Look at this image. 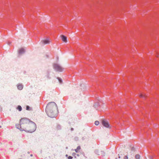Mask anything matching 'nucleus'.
Returning a JSON list of instances; mask_svg holds the SVG:
<instances>
[{"label": "nucleus", "mask_w": 159, "mask_h": 159, "mask_svg": "<svg viewBox=\"0 0 159 159\" xmlns=\"http://www.w3.org/2000/svg\"><path fill=\"white\" fill-rule=\"evenodd\" d=\"M135 158L136 159H139L140 158V156L139 154L136 155L135 156Z\"/></svg>", "instance_id": "f8f14e48"}, {"label": "nucleus", "mask_w": 159, "mask_h": 159, "mask_svg": "<svg viewBox=\"0 0 159 159\" xmlns=\"http://www.w3.org/2000/svg\"><path fill=\"white\" fill-rule=\"evenodd\" d=\"M124 159H128V157L127 156H125L124 157Z\"/></svg>", "instance_id": "a211bd4d"}, {"label": "nucleus", "mask_w": 159, "mask_h": 159, "mask_svg": "<svg viewBox=\"0 0 159 159\" xmlns=\"http://www.w3.org/2000/svg\"><path fill=\"white\" fill-rule=\"evenodd\" d=\"M57 106L54 102H51L47 104L46 111L48 116L51 117H54L57 115Z\"/></svg>", "instance_id": "f03ea898"}, {"label": "nucleus", "mask_w": 159, "mask_h": 159, "mask_svg": "<svg viewBox=\"0 0 159 159\" xmlns=\"http://www.w3.org/2000/svg\"><path fill=\"white\" fill-rule=\"evenodd\" d=\"M139 97L141 98H145L147 96L146 94L144 93H141L139 94Z\"/></svg>", "instance_id": "0eeeda50"}, {"label": "nucleus", "mask_w": 159, "mask_h": 159, "mask_svg": "<svg viewBox=\"0 0 159 159\" xmlns=\"http://www.w3.org/2000/svg\"><path fill=\"white\" fill-rule=\"evenodd\" d=\"M156 56L157 57H158V55H157Z\"/></svg>", "instance_id": "412c9836"}, {"label": "nucleus", "mask_w": 159, "mask_h": 159, "mask_svg": "<svg viewBox=\"0 0 159 159\" xmlns=\"http://www.w3.org/2000/svg\"><path fill=\"white\" fill-rule=\"evenodd\" d=\"M76 155V153H72V155H73V156H75V157H76L75 156Z\"/></svg>", "instance_id": "f3484780"}, {"label": "nucleus", "mask_w": 159, "mask_h": 159, "mask_svg": "<svg viewBox=\"0 0 159 159\" xmlns=\"http://www.w3.org/2000/svg\"><path fill=\"white\" fill-rule=\"evenodd\" d=\"M81 149V147L80 146L77 147L76 149H75V151L76 152H78Z\"/></svg>", "instance_id": "1a4fd4ad"}, {"label": "nucleus", "mask_w": 159, "mask_h": 159, "mask_svg": "<svg viewBox=\"0 0 159 159\" xmlns=\"http://www.w3.org/2000/svg\"><path fill=\"white\" fill-rule=\"evenodd\" d=\"M102 125L107 128H108L109 127V125L108 121L106 120H103L102 122Z\"/></svg>", "instance_id": "20e7f679"}, {"label": "nucleus", "mask_w": 159, "mask_h": 159, "mask_svg": "<svg viewBox=\"0 0 159 159\" xmlns=\"http://www.w3.org/2000/svg\"><path fill=\"white\" fill-rule=\"evenodd\" d=\"M53 68L56 71L59 72L62 71L63 70V68L57 64H54Z\"/></svg>", "instance_id": "7ed1b4c3"}, {"label": "nucleus", "mask_w": 159, "mask_h": 159, "mask_svg": "<svg viewBox=\"0 0 159 159\" xmlns=\"http://www.w3.org/2000/svg\"><path fill=\"white\" fill-rule=\"evenodd\" d=\"M61 36L63 41L65 43L67 42V37L66 36L63 35H61Z\"/></svg>", "instance_id": "423d86ee"}, {"label": "nucleus", "mask_w": 159, "mask_h": 159, "mask_svg": "<svg viewBox=\"0 0 159 159\" xmlns=\"http://www.w3.org/2000/svg\"><path fill=\"white\" fill-rule=\"evenodd\" d=\"M26 109L27 110H30V108L28 106H27L26 107Z\"/></svg>", "instance_id": "2eb2a0df"}, {"label": "nucleus", "mask_w": 159, "mask_h": 159, "mask_svg": "<svg viewBox=\"0 0 159 159\" xmlns=\"http://www.w3.org/2000/svg\"><path fill=\"white\" fill-rule=\"evenodd\" d=\"M99 122L98 121H96L95 122V124L96 125H99Z\"/></svg>", "instance_id": "ddd939ff"}, {"label": "nucleus", "mask_w": 159, "mask_h": 159, "mask_svg": "<svg viewBox=\"0 0 159 159\" xmlns=\"http://www.w3.org/2000/svg\"><path fill=\"white\" fill-rule=\"evenodd\" d=\"M17 109L19 111H20L22 110V107L20 106H18L17 108Z\"/></svg>", "instance_id": "9b49d317"}, {"label": "nucleus", "mask_w": 159, "mask_h": 159, "mask_svg": "<svg viewBox=\"0 0 159 159\" xmlns=\"http://www.w3.org/2000/svg\"><path fill=\"white\" fill-rule=\"evenodd\" d=\"M57 79H58V80H59V82L60 83H62V81L59 78V77H57Z\"/></svg>", "instance_id": "4468645a"}, {"label": "nucleus", "mask_w": 159, "mask_h": 159, "mask_svg": "<svg viewBox=\"0 0 159 159\" xmlns=\"http://www.w3.org/2000/svg\"><path fill=\"white\" fill-rule=\"evenodd\" d=\"M76 155H77V156H78V157H79V156H80L79 155V154H77Z\"/></svg>", "instance_id": "aec40b11"}, {"label": "nucleus", "mask_w": 159, "mask_h": 159, "mask_svg": "<svg viewBox=\"0 0 159 159\" xmlns=\"http://www.w3.org/2000/svg\"><path fill=\"white\" fill-rule=\"evenodd\" d=\"M16 127L20 131H25L32 133L36 129L35 124L26 118H21L20 121V125H16Z\"/></svg>", "instance_id": "f257e3e1"}, {"label": "nucleus", "mask_w": 159, "mask_h": 159, "mask_svg": "<svg viewBox=\"0 0 159 159\" xmlns=\"http://www.w3.org/2000/svg\"><path fill=\"white\" fill-rule=\"evenodd\" d=\"M50 42L48 39H44L42 41L41 43L43 44H46L49 43Z\"/></svg>", "instance_id": "39448f33"}, {"label": "nucleus", "mask_w": 159, "mask_h": 159, "mask_svg": "<svg viewBox=\"0 0 159 159\" xmlns=\"http://www.w3.org/2000/svg\"><path fill=\"white\" fill-rule=\"evenodd\" d=\"M67 156H68V155H66V157H67Z\"/></svg>", "instance_id": "4be33fe9"}, {"label": "nucleus", "mask_w": 159, "mask_h": 159, "mask_svg": "<svg viewBox=\"0 0 159 159\" xmlns=\"http://www.w3.org/2000/svg\"><path fill=\"white\" fill-rule=\"evenodd\" d=\"M71 131H73L74 130V129L73 128H71Z\"/></svg>", "instance_id": "6ab92c4d"}, {"label": "nucleus", "mask_w": 159, "mask_h": 159, "mask_svg": "<svg viewBox=\"0 0 159 159\" xmlns=\"http://www.w3.org/2000/svg\"><path fill=\"white\" fill-rule=\"evenodd\" d=\"M17 88L19 90H22L23 88V86L21 84H19L17 86Z\"/></svg>", "instance_id": "9d476101"}, {"label": "nucleus", "mask_w": 159, "mask_h": 159, "mask_svg": "<svg viewBox=\"0 0 159 159\" xmlns=\"http://www.w3.org/2000/svg\"><path fill=\"white\" fill-rule=\"evenodd\" d=\"M68 159H72L73 157L71 156H69L68 157Z\"/></svg>", "instance_id": "dca6fc26"}, {"label": "nucleus", "mask_w": 159, "mask_h": 159, "mask_svg": "<svg viewBox=\"0 0 159 159\" xmlns=\"http://www.w3.org/2000/svg\"><path fill=\"white\" fill-rule=\"evenodd\" d=\"M25 52V49L23 48H21L19 49L18 52L19 54H21L24 53Z\"/></svg>", "instance_id": "6e6552de"}]
</instances>
